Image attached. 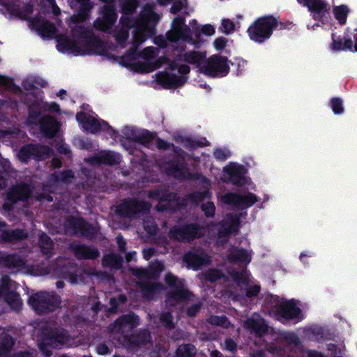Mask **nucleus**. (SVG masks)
Listing matches in <instances>:
<instances>
[{
    "label": "nucleus",
    "mask_w": 357,
    "mask_h": 357,
    "mask_svg": "<svg viewBox=\"0 0 357 357\" xmlns=\"http://www.w3.org/2000/svg\"><path fill=\"white\" fill-rule=\"evenodd\" d=\"M211 322L214 324L222 326L227 328L229 325V322L225 317H212L210 319Z\"/></svg>",
    "instance_id": "obj_45"
},
{
    "label": "nucleus",
    "mask_w": 357,
    "mask_h": 357,
    "mask_svg": "<svg viewBox=\"0 0 357 357\" xmlns=\"http://www.w3.org/2000/svg\"><path fill=\"white\" fill-rule=\"evenodd\" d=\"M150 204H139L136 201H125L118 206L117 212L121 215L134 216L137 212L148 210Z\"/></svg>",
    "instance_id": "obj_18"
},
{
    "label": "nucleus",
    "mask_w": 357,
    "mask_h": 357,
    "mask_svg": "<svg viewBox=\"0 0 357 357\" xmlns=\"http://www.w3.org/2000/svg\"><path fill=\"white\" fill-rule=\"evenodd\" d=\"M229 69L227 60L218 55L211 56L200 66V73L211 77L225 76Z\"/></svg>",
    "instance_id": "obj_7"
},
{
    "label": "nucleus",
    "mask_w": 357,
    "mask_h": 357,
    "mask_svg": "<svg viewBox=\"0 0 357 357\" xmlns=\"http://www.w3.org/2000/svg\"><path fill=\"white\" fill-rule=\"evenodd\" d=\"M126 301V297L123 295H119L118 298H110V304L112 305L111 311L114 312L117 307L119 303H123Z\"/></svg>",
    "instance_id": "obj_50"
},
{
    "label": "nucleus",
    "mask_w": 357,
    "mask_h": 357,
    "mask_svg": "<svg viewBox=\"0 0 357 357\" xmlns=\"http://www.w3.org/2000/svg\"><path fill=\"white\" fill-rule=\"evenodd\" d=\"M221 276L220 273L217 270H211L206 273V278L210 281H215L220 278Z\"/></svg>",
    "instance_id": "obj_51"
},
{
    "label": "nucleus",
    "mask_w": 357,
    "mask_h": 357,
    "mask_svg": "<svg viewBox=\"0 0 357 357\" xmlns=\"http://www.w3.org/2000/svg\"><path fill=\"white\" fill-rule=\"evenodd\" d=\"M276 25V20L272 17L258 19L248 30L250 39L257 43H262L270 38L272 29Z\"/></svg>",
    "instance_id": "obj_6"
},
{
    "label": "nucleus",
    "mask_w": 357,
    "mask_h": 357,
    "mask_svg": "<svg viewBox=\"0 0 357 357\" xmlns=\"http://www.w3.org/2000/svg\"><path fill=\"white\" fill-rule=\"evenodd\" d=\"M331 108L335 114H340L343 112L342 102L339 98H332L331 100Z\"/></svg>",
    "instance_id": "obj_44"
},
{
    "label": "nucleus",
    "mask_w": 357,
    "mask_h": 357,
    "mask_svg": "<svg viewBox=\"0 0 357 357\" xmlns=\"http://www.w3.org/2000/svg\"><path fill=\"white\" fill-rule=\"evenodd\" d=\"M120 157L115 153L109 151H102L98 158V162L108 165H114L119 162Z\"/></svg>",
    "instance_id": "obj_31"
},
{
    "label": "nucleus",
    "mask_w": 357,
    "mask_h": 357,
    "mask_svg": "<svg viewBox=\"0 0 357 357\" xmlns=\"http://www.w3.org/2000/svg\"><path fill=\"white\" fill-rule=\"evenodd\" d=\"M13 284L10 282L9 278L7 276H3L2 278V287L3 289H6L9 287H12Z\"/></svg>",
    "instance_id": "obj_62"
},
{
    "label": "nucleus",
    "mask_w": 357,
    "mask_h": 357,
    "mask_svg": "<svg viewBox=\"0 0 357 357\" xmlns=\"http://www.w3.org/2000/svg\"><path fill=\"white\" fill-rule=\"evenodd\" d=\"M31 193V190L29 186L23 185L13 188L8 194V202H6L3 208L6 210H8V202H15L17 199H24L27 198Z\"/></svg>",
    "instance_id": "obj_23"
},
{
    "label": "nucleus",
    "mask_w": 357,
    "mask_h": 357,
    "mask_svg": "<svg viewBox=\"0 0 357 357\" xmlns=\"http://www.w3.org/2000/svg\"><path fill=\"white\" fill-rule=\"evenodd\" d=\"M224 172L228 174L229 179L234 185H244L250 181L245 176L246 171L242 165L231 162L224 167Z\"/></svg>",
    "instance_id": "obj_14"
},
{
    "label": "nucleus",
    "mask_w": 357,
    "mask_h": 357,
    "mask_svg": "<svg viewBox=\"0 0 357 357\" xmlns=\"http://www.w3.org/2000/svg\"><path fill=\"white\" fill-rule=\"evenodd\" d=\"M51 150L46 146L28 145L20 149L17 156L22 162L27 161L31 155L37 159H43L50 154Z\"/></svg>",
    "instance_id": "obj_15"
},
{
    "label": "nucleus",
    "mask_w": 357,
    "mask_h": 357,
    "mask_svg": "<svg viewBox=\"0 0 357 357\" xmlns=\"http://www.w3.org/2000/svg\"><path fill=\"white\" fill-rule=\"evenodd\" d=\"M160 319L166 326H172V317L169 313L163 314L161 316Z\"/></svg>",
    "instance_id": "obj_56"
},
{
    "label": "nucleus",
    "mask_w": 357,
    "mask_h": 357,
    "mask_svg": "<svg viewBox=\"0 0 357 357\" xmlns=\"http://www.w3.org/2000/svg\"><path fill=\"white\" fill-rule=\"evenodd\" d=\"M202 210L204 211L206 215L212 216L215 212V206L212 202H207L202 205Z\"/></svg>",
    "instance_id": "obj_49"
},
{
    "label": "nucleus",
    "mask_w": 357,
    "mask_h": 357,
    "mask_svg": "<svg viewBox=\"0 0 357 357\" xmlns=\"http://www.w3.org/2000/svg\"><path fill=\"white\" fill-rule=\"evenodd\" d=\"M13 344V339L10 336L5 335L0 337V357L11 348Z\"/></svg>",
    "instance_id": "obj_39"
},
{
    "label": "nucleus",
    "mask_w": 357,
    "mask_h": 357,
    "mask_svg": "<svg viewBox=\"0 0 357 357\" xmlns=\"http://www.w3.org/2000/svg\"><path fill=\"white\" fill-rule=\"evenodd\" d=\"M38 107L40 109H43L45 111H50V112H59V105L54 102H52L50 104L42 102L38 105Z\"/></svg>",
    "instance_id": "obj_46"
},
{
    "label": "nucleus",
    "mask_w": 357,
    "mask_h": 357,
    "mask_svg": "<svg viewBox=\"0 0 357 357\" xmlns=\"http://www.w3.org/2000/svg\"><path fill=\"white\" fill-rule=\"evenodd\" d=\"M75 254L79 258L94 259L98 255V251L94 248L80 245L77 248Z\"/></svg>",
    "instance_id": "obj_29"
},
{
    "label": "nucleus",
    "mask_w": 357,
    "mask_h": 357,
    "mask_svg": "<svg viewBox=\"0 0 357 357\" xmlns=\"http://www.w3.org/2000/svg\"><path fill=\"white\" fill-rule=\"evenodd\" d=\"M226 349L229 351H234L236 348V343L231 340H227L225 341Z\"/></svg>",
    "instance_id": "obj_61"
},
{
    "label": "nucleus",
    "mask_w": 357,
    "mask_h": 357,
    "mask_svg": "<svg viewBox=\"0 0 357 357\" xmlns=\"http://www.w3.org/2000/svg\"><path fill=\"white\" fill-rule=\"evenodd\" d=\"M221 201L226 204L244 208L253 205L258 201V199L252 193L245 195L227 193L221 197Z\"/></svg>",
    "instance_id": "obj_11"
},
{
    "label": "nucleus",
    "mask_w": 357,
    "mask_h": 357,
    "mask_svg": "<svg viewBox=\"0 0 357 357\" xmlns=\"http://www.w3.org/2000/svg\"><path fill=\"white\" fill-rule=\"evenodd\" d=\"M184 145L185 146H189V147H191V148H195L197 146H204L206 145L205 143H203V142H192L190 140H186L185 142H184Z\"/></svg>",
    "instance_id": "obj_57"
},
{
    "label": "nucleus",
    "mask_w": 357,
    "mask_h": 357,
    "mask_svg": "<svg viewBox=\"0 0 357 357\" xmlns=\"http://www.w3.org/2000/svg\"><path fill=\"white\" fill-rule=\"evenodd\" d=\"M276 308L272 313L280 321L286 319L301 320L303 317L300 308L294 300L280 299L276 304Z\"/></svg>",
    "instance_id": "obj_9"
},
{
    "label": "nucleus",
    "mask_w": 357,
    "mask_h": 357,
    "mask_svg": "<svg viewBox=\"0 0 357 357\" xmlns=\"http://www.w3.org/2000/svg\"><path fill=\"white\" fill-rule=\"evenodd\" d=\"M121 264V259L115 254H109L105 256L102 260V264L105 266H109L114 268L120 267Z\"/></svg>",
    "instance_id": "obj_35"
},
{
    "label": "nucleus",
    "mask_w": 357,
    "mask_h": 357,
    "mask_svg": "<svg viewBox=\"0 0 357 357\" xmlns=\"http://www.w3.org/2000/svg\"><path fill=\"white\" fill-rule=\"evenodd\" d=\"M40 112H38L39 114ZM38 113L35 111V107L32 106L30 108V112H29V123H33V119H36Z\"/></svg>",
    "instance_id": "obj_59"
},
{
    "label": "nucleus",
    "mask_w": 357,
    "mask_h": 357,
    "mask_svg": "<svg viewBox=\"0 0 357 357\" xmlns=\"http://www.w3.org/2000/svg\"><path fill=\"white\" fill-rule=\"evenodd\" d=\"M195 354V348L192 344L181 345L176 351L177 357H192Z\"/></svg>",
    "instance_id": "obj_36"
},
{
    "label": "nucleus",
    "mask_w": 357,
    "mask_h": 357,
    "mask_svg": "<svg viewBox=\"0 0 357 357\" xmlns=\"http://www.w3.org/2000/svg\"><path fill=\"white\" fill-rule=\"evenodd\" d=\"M236 25L229 19H222L220 31L225 34H230L236 29Z\"/></svg>",
    "instance_id": "obj_41"
},
{
    "label": "nucleus",
    "mask_w": 357,
    "mask_h": 357,
    "mask_svg": "<svg viewBox=\"0 0 357 357\" xmlns=\"http://www.w3.org/2000/svg\"><path fill=\"white\" fill-rule=\"evenodd\" d=\"M44 5L49 6L52 9L54 15H58L60 14V8L56 5L54 0H44Z\"/></svg>",
    "instance_id": "obj_48"
},
{
    "label": "nucleus",
    "mask_w": 357,
    "mask_h": 357,
    "mask_svg": "<svg viewBox=\"0 0 357 357\" xmlns=\"http://www.w3.org/2000/svg\"><path fill=\"white\" fill-rule=\"evenodd\" d=\"M165 281L169 286L175 287L174 291L169 296L167 303L173 305V301L187 298L190 293L184 288V282L182 280H177L173 275L168 273L165 276Z\"/></svg>",
    "instance_id": "obj_12"
},
{
    "label": "nucleus",
    "mask_w": 357,
    "mask_h": 357,
    "mask_svg": "<svg viewBox=\"0 0 357 357\" xmlns=\"http://www.w3.org/2000/svg\"><path fill=\"white\" fill-rule=\"evenodd\" d=\"M59 123L50 116L45 117L40 123L41 131L47 137H52L59 130Z\"/></svg>",
    "instance_id": "obj_27"
},
{
    "label": "nucleus",
    "mask_w": 357,
    "mask_h": 357,
    "mask_svg": "<svg viewBox=\"0 0 357 357\" xmlns=\"http://www.w3.org/2000/svg\"><path fill=\"white\" fill-rule=\"evenodd\" d=\"M29 303L37 313L43 314L57 307L59 300L54 294L41 292L31 296Z\"/></svg>",
    "instance_id": "obj_8"
},
{
    "label": "nucleus",
    "mask_w": 357,
    "mask_h": 357,
    "mask_svg": "<svg viewBox=\"0 0 357 357\" xmlns=\"http://www.w3.org/2000/svg\"><path fill=\"white\" fill-rule=\"evenodd\" d=\"M160 287V285L154 286L153 284H147L144 285V287H142V289L143 291L146 292V291H153Z\"/></svg>",
    "instance_id": "obj_60"
},
{
    "label": "nucleus",
    "mask_w": 357,
    "mask_h": 357,
    "mask_svg": "<svg viewBox=\"0 0 357 357\" xmlns=\"http://www.w3.org/2000/svg\"><path fill=\"white\" fill-rule=\"evenodd\" d=\"M97 352L99 354L105 355L109 352V348L105 344H100L97 347Z\"/></svg>",
    "instance_id": "obj_58"
},
{
    "label": "nucleus",
    "mask_w": 357,
    "mask_h": 357,
    "mask_svg": "<svg viewBox=\"0 0 357 357\" xmlns=\"http://www.w3.org/2000/svg\"><path fill=\"white\" fill-rule=\"evenodd\" d=\"M252 258L251 251L239 250L234 248L229 251L228 259L231 262H238L248 264Z\"/></svg>",
    "instance_id": "obj_25"
},
{
    "label": "nucleus",
    "mask_w": 357,
    "mask_h": 357,
    "mask_svg": "<svg viewBox=\"0 0 357 357\" xmlns=\"http://www.w3.org/2000/svg\"><path fill=\"white\" fill-rule=\"evenodd\" d=\"M5 299L12 309L17 310L21 308L22 305V301L19 295L15 292L10 291L8 293L5 295Z\"/></svg>",
    "instance_id": "obj_33"
},
{
    "label": "nucleus",
    "mask_w": 357,
    "mask_h": 357,
    "mask_svg": "<svg viewBox=\"0 0 357 357\" xmlns=\"http://www.w3.org/2000/svg\"><path fill=\"white\" fill-rule=\"evenodd\" d=\"M0 264L8 267H18L22 266L24 262L17 256L0 254Z\"/></svg>",
    "instance_id": "obj_30"
},
{
    "label": "nucleus",
    "mask_w": 357,
    "mask_h": 357,
    "mask_svg": "<svg viewBox=\"0 0 357 357\" xmlns=\"http://www.w3.org/2000/svg\"><path fill=\"white\" fill-rule=\"evenodd\" d=\"M16 0H0V3L6 6L9 13L14 16L22 17L19 6L15 4Z\"/></svg>",
    "instance_id": "obj_37"
},
{
    "label": "nucleus",
    "mask_w": 357,
    "mask_h": 357,
    "mask_svg": "<svg viewBox=\"0 0 357 357\" xmlns=\"http://www.w3.org/2000/svg\"><path fill=\"white\" fill-rule=\"evenodd\" d=\"M244 326L251 332L259 335H261L267 330V326L264 320L258 314H255L248 319L244 323Z\"/></svg>",
    "instance_id": "obj_22"
},
{
    "label": "nucleus",
    "mask_w": 357,
    "mask_h": 357,
    "mask_svg": "<svg viewBox=\"0 0 357 357\" xmlns=\"http://www.w3.org/2000/svg\"><path fill=\"white\" fill-rule=\"evenodd\" d=\"M218 225H207V228H199L196 225H190L183 228H172L169 231L172 238L180 241H190L196 237H199L206 231L210 234L213 232V227Z\"/></svg>",
    "instance_id": "obj_10"
},
{
    "label": "nucleus",
    "mask_w": 357,
    "mask_h": 357,
    "mask_svg": "<svg viewBox=\"0 0 357 357\" xmlns=\"http://www.w3.org/2000/svg\"><path fill=\"white\" fill-rule=\"evenodd\" d=\"M331 48L334 51L349 50L351 52H357V40L353 45V41L349 38L344 39V46H336V43H332Z\"/></svg>",
    "instance_id": "obj_34"
},
{
    "label": "nucleus",
    "mask_w": 357,
    "mask_h": 357,
    "mask_svg": "<svg viewBox=\"0 0 357 357\" xmlns=\"http://www.w3.org/2000/svg\"><path fill=\"white\" fill-rule=\"evenodd\" d=\"M12 82L8 77L0 75V89H9L11 86Z\"/></svg>",
    "instance_id": "obj_54"
},
{
    "label": "nucleus",
    "mask_w": 357,
    "mask_h": 357,
    "mask_svg": "<svg viewBox=\"0 0 357 357\" xmlns=\"http://www.w3.org/2000/svg\"><path fill=\"white\" fill-rule=\"evenodd\" d=\"M116 242L119 245L120 250H123L125 249L126 242L121 236L116 237Z\"/></svg>",
    "instance_id": "obj_63"
},
{
    "label": "nucleus",
    "mask_w": 357,
    "mask_h": 357,
    "mask_svg": "<svg viewBox=\"0 0 357 357\" xmlns=\"http://www.w3.org/2000/svg\"><path fill=\"white\" fill-rule=\"evenodd\" d=\"M85 112H78L76 119L81 126L86 130L91 132H96L99 130H109L112 137L116 139V135L107 122L98 120L93 112L84 107Z\"/></svg>",
    "instance_id": "obj_5"
},
{
    "label": "nucleus",
    "mask_w": 357,
    "mask_h": 357,
    "mask_svg": "<svg viewBox=\"0 0 357 357\" xmlns=\"http://www.w3.org/2000/svg\"><path fill=\"white\" fill-rule=\"evenodd\" d=\"M154 254V250L151 248L144 250L143 255L146 259H149Z\"/></svg>",
    "instance_id": "obj_64"
},
{
    "label": "nucleus",
    "mask_w": 357,
    "mask_h": 357,
    "mask_svg": "<svg viewBox=\"0 0 357 357\" xmlns=\"http://www.w3.org/2000/svg\"><path fill=\"white\" fill-rule=\"evenodd\" d=\"M349 13V9L346 5L337 6L333 8L334 16L340 24H344L346 22Z\"/></svg>",
    "instance_id": "obj_32"
},
{
    "label": "nucleus",
    "mask_w": 357,
    "mask_h": 357,
    "mask_svg": "<svg viewBox=\"0 0 357 357\" xmlns=\"http://www.w3.org/2000/svg\"><path fill=\"white\" fill-rule=\"evenodd\" d=\"M138 319L133 314L125 316L117 320L112 329L113 333H124L137 326Z\"/></svg>",
    "instance_id": "obj_20"
},
{
    "label": "nucleus",
    "mask_w": 357,
    "mask_h": 357,
    "mask_svg": "<svg viewBox=\"0 0 357 357\" xmlns=\"http://www.w3.org/2000/svg\"><path fill=\"white\" fill-rule=\"evenodd\" d=\"M206 57L204 53L199 52H189L181 55L176 61L168 63V70L170 72L159 73L156 75V79L158 82L165 87L172 88L182 85L185 79L184 75L188 74L190 68L187 65L180 64V61H184L189 63L196 64L200 71V66L204 61Z\"/></svg>",
    "instance_id": "obj_3"
},
{
    "label": "nucleus",
    "mask_w": 357,
    "mask_h": 357,
    "mask_svg": "<svg viewBox=\"0 0 357 357\" xmlns=\"http://www.w3.org/2000/svg\"><path fill=\"white\" fill-rule=\"evenodd\" d=\"M29 26L36 29V31L43 38H50L55 33L54 26L45 21L42 17H36L29 22Z\"/></svg>",
    "instance_id": "obj_19"
},
{
    "label": "nucleus",
    "mask_w": 357,
    "mask_h": 357,
    "mask_svg": "<svg viewBox=\"0 0 357 357\" xmlns=\"http://www.w3.org/2000/svg\"><path fill=\"white\" fill-rule=\"evenodd\" d=\"M137 6L135 0H126L123 2V16L113 36L119 45H130L128 52L122 57L123 65L136 72L148 73L160 68L166 59H156L158 49L153 47H146L140 53H137V50L155 33V26L159 16L153 11L152 5L147 4L143 8L139 18L133 20L128 15L135 10Z\"/></svg>",
    "instance_id": "obj_1"
},
{
    "label": "nucleus",
    "mask_w": 357,
    "mask_h": 357,
    "mask_svg": "<svg viewBox=\"0 0 357 357\" xmlns=\"http://www.w3.org/2000/svg\"><path fill=\"white\" fill-rule=\"evenodd\" d=\"M116 20V14L112 5L108 3L102 10V17L98 18L94 22V26L103 32H109Z\"/></svg>",
    "instance_id": "obj_13"
},
{
    "label": "nucleus",
    "mask_w": 357,
    "mask_h": 357,
    "mask_svg": "<svg viewBox=\"0 0 357 357\" xmlns=\"http://www.w3.org/2000/svg\"><path fill=\"white\" fill-rule=\"evenodd\" d=\"M79 4V12L71 17L72 37L60 36L57 38V50L64 54L75 56L99 53L100 41L93 36L91 31L82 26L75 25L86 20L91 8L89 0H77Z\"/></svg>",
    "instance_id": "obj_2"
},
{
    "label": "nucleus",
    "mask_w": 357,
    "mask_h": 357,
    "mask_svg": "<svg viewBox=\"0 0 357 357\" xmlns=\"http://www.w3.org/2000/svg\"><path fill=\"white\" fill-rule=\"evenodd\" d=\"M185 0H178L176 1L173 6L171 8V11L173 13H176L179 10H181V8L184 6L185 4Z\"/></svg>",
    "instance_id": "obj_53"
},
{
    "label": "nucleus",
    "mask_w": 357,
    "mask_h": 357,
    "mask_svg": "<svg viewBox=\"0 0 357 357\" xmlns=\"http://www.w3.org/2000/svg\"><path fill=\"white\" fill-rule=\"evenodd\" d=\"M201 30L204 35L208 36H213L215 33V28L211 24H205L202 26Z\"/></svg>",
    "instance_id": "obj_52"
},
{
    "label": "nucleus",
    "mask_w": 357,
    "mask_h": 357,
    "mask_svg": "<svg viewBox=\"0 0 357 357\" xmlns=\"http://www.w3.org/2000/svg\"><path fill=\"white\" fill-rule=\"evenodd\" d=\"M215 158L218 160H225L231 156V151L227 148H218L213 152Z\"/></svg>",
    "instance_id": "obj_43"
},
{
    "label": "nucleus",
    "mask_w": 357,
    "mask_h": 357,
    "mask_svg": "<svg viewBox=\"0 0 357 357\" xmlns=\"http://www.w3.org/2000/svg\"><path fill=\"white\" fill-rule=\"evenodd\" d=\"M227 41V39L224 37L217 38L213 42V46L216 50H222L225 47Z\"/></svg>",
    "instance_id": "obj_47"
},
{
    "label": "nucleus",
    "mask_w": 357,
    "mask_h": 357,
    "mask_svg": "<svg viewBox=\"0 0 357 357\" xmlns=\"http://www.w3.org/2000/svg\"><path fill=\"white\" fill-rule=\"evenodd\" d=\"M46 82L41 78L37 77L34 79H28L23 83V86L26 89H31V88H38V86H44Z\"/></svg>",
    "instance_id": "obj_42"
},
{
    "label": "nucleus",
    "mask_w": 357,
    "mask_h": 357,
    "mask_svg": "<svg viewBox=\"0 0 357 357\" xmlns=\"http://www.w3.org/2000/svg\"><path fill=\"white\" fill-rule=\"evenodd\" d=\"M66 228L75 233H80L86 236H91L93 233L90 231V225L82 218H70L66 221Z\"/></svg>",
    "instance_id": "obj_21"
},
{
    "label": "nucleus",
    "mask_w": 357,
    "mask_h": 357,
    "mask_svg": "<svg viewBox=\"0 0 357 357\" xmlns=\"http://www.w3.org/2000/svg\"><path fill=\"white\" fill-rule=\"evenodd\" d=\"M238 228V221L237 218H234L231 216L228 215L226 220L221 225V228L219 229L218 238L220 239L222 237H225L229 233H233L237 231Z\"/></svg>",
    "instance_id": "obj_26"
},
{
    "label": "nucleus",
    "mask_w": 357,
    "mask_h": 357,
    "mask_svg": "<svg viewBox=\"0 0 357 357\" xmlns=\"http://www.w3.org/2000/svg\"><path fill=\"white\" fill-rule=\"evenodd\" d=\"M298 3L307 6L315 19L320 20L329 13L328 4L324 0H297Z\"/></svg>",
    "instance_id": "obj_17"
},
{
    "label": "nucleus",
    "mask_w": 357,
    "mask_h": 357,
    "mask_svg": "<svg viewBox=\"0 0 357 357\" xmlns=\"http://www.w3.org/2000/svg\"><path fill=\"white\" fill-rule=\"evenodd\" d=\"M25 236L26 234L20 230L7 231L3 234L4 239L9 241H17Z\"/></svg>",
    "instance_id": "obj_40"
},
{
    "label": "nucleus",
    "mask_w": 357,
    "mask_h": 357,
    "mask_svg": "<svg viewBox=\"0 0 357 357\" xmlns=\"http://www.w3.org/2000/svg\"><path fill=\"white\" fill-rule=\"evenodd\" d=\"M39 243L41 248V250L44 254H50L52 247V242L47 236L44 234H41L40 236Z\"/></svg>",
    "instance_id": "obj_38"
},
{
    "label": "nucleus",
    "mask_w": 357,
    "mask_h": 357,
    "mask_svg": "<svg viewBox=\"0 0 357 357\" xmlns=\"http://www.w3.org/2000/svg\"><path fill=\"white\" fill-rule=\"evenodd\" d=\"M164 270V266L160 262H155L150 267V270L146 271L144 269H136L135 271V274L141 278H144L146 279H150L151 278L155 277L158 275L160 273H161Z\"/></svg>",
    "instance_id": "obj_28"
},
{
    "label": "nucleus",
    "mask_w": 357,
    "mask_h": 357,
    "mask_svg": "<svg viewBox=\"0 0 357 357\" xmlns=\"http://www.w3.org/2000/svg\"><path fill=\"white\" fill-rule=\"evenodd\" d=\"M45 343H40L39 347L46 356H50V353L46 350L45 344L52 345L54 348H59L62 346L69 347L70 345L68 342V336L63 331L53 332L50 337L45 340Z\"/></svg>",
    "instance_id": "obj_16"
},
{
    "label": "nucleus",
    "mask_w": 357,
    "mask_h": 357,
    "mask_svg": "<svg viewBox=\"0 0 357 357\" xmlns=\"http://www.w3.org/2000/svg\"><path fill=\"white\" fill-rule=\"evenodd\" d=\"M259 291V287L257 284L252 285L250 287L247 291V296L248 297H252L253 296H256Z\"/></svg>",
    "instance_id": "obj_55"
},
{
    "label": "nucleus",
    "mask_w": 357,
    "mask_h": 357,
    "mask_svg": "<svg viewBox=\"0 0 357 357\" xmlns=\"http://www.w3.org/2000/svg\"><path fill=\"white\" fill-rule=\"evenodd\" d=\"M185 261L189 266L196 269L199 266L208 263L209 257L203 251H197L187 254L185 256Z\"/></svg>",
    "instance_id": "obj_24"
},
{
    "label": "nucleus",
    "mask_w": 357,
    "mask_h": 357,
    "mask_svg": "<svg viewBox=\"0 0 357 357\" xmlns=\"http://www.w3.org/2000/svg\"><path fill=\"white\" fill-rule=\"evenodd\" d=\"M190 33V29L184 24L183 19L177 17L172 22V29L167 33L166 38L163 36L156 37L154 43L161 47H167L169 43L187 42L194 44Z\"/></svg>",
    "instance_id": "obj_4"
}]
</instances>
